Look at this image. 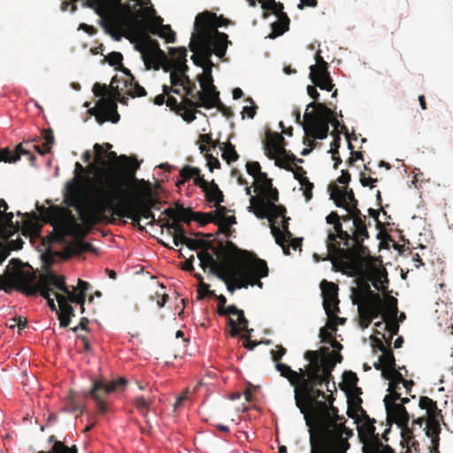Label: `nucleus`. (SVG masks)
<instances>
[{"mask_svg":"<svg viewBox=\"0 0 453 453\" xmlns=\"http://www.w3.org/2000/svg\"><path fill=\"white\" fill-rule=\"evenodd\" d=\"M303 357L308 361L305 369L294 371L286 364L277 365L280 376L287 379L294 388V398L297 408L304 407L301 401H313L319 397L326 398L320 387L329 389V383L333 380L332 372L337 363L342 361V356L332 352V357H322L319 351L307 350Z\"/></svg>","mask_w":453,"mask_h":453,"instance_id":"1","label":"nucleus"},{"mask_svg":"<svg viewBox=\"0 0 453 453\" xmlns=\"http://www.w3.org/2000/svg\"><path fill=\"white\" fill-rule=\"evenodd\" d=\"M199 257L200 265L203 271L209 267L211 273L226 283L230 293L249 285L262 288L260 279L268 275L266 262L248 250H240L238 252L225 256L221 260H216L213 255L208 252H202Z\"/></svg>","mask_w":453,"mask_h":453,"instance_id":"2","label":"nucleus"},{"mask_svg":"<svg viewBox=\"0 0 453 453\" xmlns=\"http://www.w3.org/2000/svg\"><path fill=\"white\" fill-rule=\"evenodd\" d=\"M109 180L108 188L102 190L101 199L88 204H72L75 206L82 224L88 228L102 222L112 224L116 216L120 219L127 218L138 230H145L140 223V215L132 207L134 192L130 188H123V181L120 178Z\"/></svg>","mask_w":453,"mask_h":453,"instance_id":"3","label":"nucleus"},{"mask_svg":"<svg viewBox=\"0 0 453 453\" xmlns=\"http://www.w3.org/2000/svg\"><path fill=\"white\" fill-rule=\"evenodd\" d=\"M37 276L31 266L24 268L19 259L12 258L9 265L0 275V290L11 294L14 289L26 296H37L38 294L47 300L48 306L57 313L59 311L55 303L56 295H65L67 285L63 275H58L50 271Z\"/></svg>","mask_w":453,"mask_h":453,"instance_id":"4","label":"nucleus"},{"mask_svg":"<svg viewBox=\"0 0 453 453\" xmlns=\"http://www.w3.org/2000/svg\"><path fill=\"white\" fill-rule=\"evenodd\" d=\"M326 221L333 225V227L327 230L328 253L323 260L330 261L335 271L344 268L361 273L364 260L372 259L368 247L364 245V242H355V238L351 236V229H343L340 215L336 211H331Z\"/></svg>","mask_w":453,"mask_h":453,"instance_id":"5","label":"nucleus"},{"mask_svg":"<svg viewBox=\"0 0 453 453\" xmlns=\"http://www.w3.org/2000/svg\"><path fill=\"white\" fill-rule=\"evenodd\" d=\"M229 20L222 15L217 16L211 12H203L196 17L194 32L192 34L189 49L192 52H198L211 64V57L215 54L219 58L225 57L228 44V36L218 30L226 26Z\"/></svg>","mask_w":453,"mask_h":453,"instance_id":"6","label":"nucleus"},{"mask_svg":"<svg viewBox=\"0 0 453 453\" xmlns=\"http://www.w3.org/2000/svg\"><path fill=\"white\" fill-rule=\"evenodd\" d=\"M325 401L314 399L313 401H301L304 407L298 408L303 415L306 426L309 427L310 441L320 426H326L328 430L339 433L342 439L347 440L353 435L351 429L347 428L342 418L338 415V409L333 405L334 398L329 395Z\"/></svg>","mask_w":453,"mask_h":453,"instance_id":"7","label":"nucleus"},{"mask_svg":"<svg viewBox=\"0 0 453 453\" xmlns=\"http://www.w3.org/2000/svg\"><path fill=\"white\" fill-rule=\"evenodd\" d=\"M107 157L111 161L110 167L90 165L96 171V180L90 193L89 203L101 199L102 190L108 188L109 180L122 179L123 188H129L133 183L140 181L135 178V173L140 167V164L135 158H131L127 155L118 156L115 151H109Z\"/></svg>","mask_w":453,"mask_h":453,"instance_id":"8","label":"nucleus"},{"mask_svg":"<svg viewBox=\"0 0 453 453\" xmlns=\"http://www.w3.org/2000/svg\"><path fill=\"white\" fill-rule=\"evenodd\" d=\"M35 212L26 213L23 222V234L29 236H38L42 229V224H50L56 232L58 238L62 241L70 233V224H75L74 217L65 207L58 205H50L45 207L36 203Z\"/></svg>","mask_w":453,"mask_h":453,"instance_id":"9","label":"nucleus"},{"mask_svg":"<svg viewBox=\"0 0 453 453\" xmlns=\"http://www.w3.org/2000/svg\"><path fill=\"white\" fill-rule=\"evenodd\" d=\"M108 4L107 15L101 25L115 41H120L132 29L137 10L122 0H109Z\"/></svg>","mask_w":453,"mask_h":453,"instance_id":"10","label":"nucleus"},{"mask_svg":"<svg viewBox=\"0 0 453 453\" xmlns=\"http://www.w3.org/2000/svg\"><path fill=\"white\" fill-rule=\"evenodd\" d=\"M362 402L360 397L354 400L357 411L361 416L360 424L357 426V433L360 441L363 443V453H395L391 447L381 442L379 434L375 433V419L367 415L361 406Z\"/></svg>","mask_w":453,"mask_h":453,"instance_id":"11","label":"nucleus"},{"mask_svg":"<svg viewBox=\"0 0 453 453\" xmlns=\"http://www.w3.org/2000/svg\"><path fill=\"white\" fill-rule=\"evenodd\" d=\"M333 113L334 111L323 103H310L307 105V109L304 113V132L309 135H311L313 138H319V140L326 138Z\"/></svg>","mask_w":453,"mask_h":453,"instance_id":"12","label":"nucleus"},{"mask_svg":"<svg viewBox=\"0 0 453 453\" xmlns=\"http://www.w3.org/2000/svg\"><path fill=\"white\" fill-rule=\"evenodd\" d=\"M260 196H251L249 211L253 212L257 218L264 219H268L273 221L279 216H284L287 210L283 205H277L279 201V192L273 185L261 191Z\"/></svg>","mask_w":453,"mask_h":453,"instance_id":"13","label":"nucleus"},{"mask_svg":"<svg viewBox=\"0 0 453 453\" xmlns=\"http://www.w3.org/2000/svg\"><path fill=\"white\" fill-rule=\"evenodd\" d=\"M319 430L311 436V453H346L349 449L347 440L342 439L339 433L320 426Z\"/></svg>","mask_w":453,"mask_h":453,"instance_id":"14","label":"nucleus"},{"mask_svg":"<svg viewBox=\"0 0 453 453\" xmlns=\"http://www.w3.org/2000/svg\"><path fill=\"white\" fill-rule=\"evenodd\" d=\"M127 385V380L124 377L111 381L104 380H94L88 395L96 402L97 412L105 414L108 411L109 394L123 391Z\"/></svg>","mask_w":453,"mask_h":453,"instance_id":"15","label":"nucleus"},{"mask_svg":"<svg viewBox=\"0 0 453 453\" xmlns=\"http://www.w3.org/2000/svg\"><path fill=\"white\" fill-rule=\"evenodd\" d=\"M181 244H185L191 250H200V251L197 252V257L199 260L200 254L202 252L210 253L209 250H211L217 256L219 260H221L225 256L240 251V249L230 241H219L218 246L215 247L211 242L202 239L189 238L186 236V233L179 241L175 242V246Z\"/></svg>","mask_w":453,"mask_h":453,"instance_id":"16","label":"nucleus"},{"mask_svg":"<svg viewBox=\"0 0 453 453\" xmlns=\"http://www.w3.org/2000/svg\"><path fill=\"white\" fill-rule=\"evenodd\" d=\"M191 59L195 65L203 67L204 69L203 73L198 76V81L202 90L199 93H196L199 104L202 105L203 102L210 101L212 98H215V96L218 98L219 92L213 84V78L211 74L212 63L210 64V62L204 60L198 52H194Z\"/></svg>","mask_w":453,"mask_h":453,"instance_id":"17","label":"nucleus"},{"mask_svg":"<svg viewBox=\"0 0 453 453\" xmlns=\"http://www.w3.org/2000/svg\"><path fill=\"white\" fill-rule=\"evenodd\" d=\"M135 49L141 52L142 58L148 69H159L158 58H165V53L159 47L157 40L148 33H140Z\"/></svg>","mask_w":453,"mask_h":453,"instance_id":"18","label":"nucleus"},{"mask_svg":"<svg viewBox=\"0 0 453 453\" xmlns=\"http://www.w3.org/2000/svg\"><path fill=\"white\" fill-rule=\"evenodd\" d=\"M401 384H395L394 387L388 384L389 394L384 397V404L387 411L388 418L389 421L395 423L397 426L404 424L411 415L406 411V408L402 404H397L396 401L400 399L401 393L399 390Z\"/></svg>","mask_w":453,"mask_h":453,"instance_id":"19","label":"nucleus"},{"mask_svg":"<svg viewBox=\"0 0 453 453\" xmlns=\"http://www.w3.org/2000/svg\"><path fill=\"white\" fill-rule=\"evenodd\" d=\"M340 208H343L347 211L346 214L340 215V221L342 223L352 220L351 236L355 238V242H364L370 237L367 230L370 222L366 223V216L361 212L358 207L341 206Z\"/></svg>","mask_w":453,"mask_h":453,"instance_id":"20","label":"nucleus"},{"mask_svg":"<svg viewBox=\"0 0 453 453\" xmlns=\"http://www.w3.org/2000/svg\"><path fill=\"white\" fill-rule=\"evenodd\" d=\"M316 65L310 66V79L311 82L320 89L332 91L334 84L328 72V64L320 55L319 50L315 55Z\"/></svg>","mask_w":453,"mask_h":453,"instance_id":"21","label":"nucleus"},{"mask_svg":"<svg viewBox=\"0 0 453 453\" xmlns=\"http://www.w3.org/2000/svg\"><path fill=\"white\" fill-rule=\"evenodd\" d=\"M117 103L111 97L100 98L95 108L89 110L95 115L96 121L103 124L105 121L117 123L119 120V114L117 111Z\"/></svg>","mask_w":453,"mask_h":453,"instance_id":"22","label":"nucleus"},{"mask_svg":"<svg viewBox=\"0 0 453 453\" xmlns=\"http://www.w3.org/2000/svg\"><path fill=\"white\" fill-rule=\"evenodd\" d=\"M323 296V307L328 316L332 319L340 311L338 299V286L326 280L320 283Z\"/></svg>","mask_w":453,"mask_h":453,"instance_id":"23","label":"nucleus"},{"mask_svg":"<svg viewBox=\"0 0 453 453\" xmlns=\"http://www.w3.org/2000/svg\"><path fill=\"white\" fill-rule=\"evenodd\" d=\"M330 199L337 207L349 206L358 207V201L356 199L354 191L348 187H339L336 184H329Z\"/></svg>","mask_w":453,"mask_h":453,"instance_id":"24","label":"nucleus"},{"mask_svg":"<svg viewBox=\"0 0 453 453\" xmlns=\"http://www.w3.org/2000/svg\"><path fill=\"white\" fill-rule=\"evenodd\" d=\"M284 137L279 133L268 134L265 142L266 156L271 159L283 158L288 153L284 148Z\"/></svg>","mask_w":453,"mask_h":453,"instance_id":"25","label":"nucleus"},{"mask_svg":"<svg viewBox=\"0 0 453 453\" xmlns=\"http://www.w3.org/2000/svg\"><path fill=\"white\" fill-rule=\"evenodd\" d=\"M353 303L358 305V310H363L378 318L382 313L384 299L380 294L370 292L368 297L359 300L353 298Z\"/></svg>","mask_w":453,"mask_h":453,"instance_id":"26","label":"nucleus"},{"mask_svg":"<svg viewBox=\"0 0 453 453\" xmlns=\"http://www.w3.org/2000/svg\"><path fill=\"white\" fill-rule=\"evenodd\" d=\"M435 314L437 324L441 329L453 334V305L445 303H437Z\"/></svg>","mask_w":453,"mask_h":453,"instance_id":"27","label":"nucleus"},{"mask_svg":"<svg viewBox=\"0 0 453 453\" xmlns=\"http://www.w3.org/2000/svg\"><path fill=\"white\" fill-rule=\"evenodd\" d=\"M194 184L202 188L209 203H214L215 205H219L224 201L223 192L214 180L209 182L204 178H198L194 180Z\"/></svg>","mask_w":453,"mask_h":453,"instance_id":"28","label":"nucleus"},{"mask_svg":"<svg viewBox=\"0 0 453 453\" xmlns=\"http://www.w3.org/2000/svg\"><path fill=\"white\" fill-rule=\"evenodd\" d=\"M282 220V229H280L279 226L274 225V220L276 219H273V221H270L271 225V233L275 238V242L278 245H280L283 252L286 255H289L290 252H288V249L286 246V242L292 237V233L288 230V220L289 218L286 217V214L284 216H280Z\"/></svg>","mask_w":453,"mask_h":453,"instance_id":"29","label":"nucleus"},{"mask_svg":"<svg viewBox=\"0 0 453 453\" xmlns=\"http://www.w3.org/2000/svg\"><path fill=\"white\" fill-rule=\"evenodd\" d=\"M22 155L27 156L30 163L34 165L36 157L25 149L23 143H19L14 150H11L9 148L0 149V162L15 163L19 160Z\"/></svg>","mask_w":453,"mask_h":453,"instance_id":"30","label":"nucleus"},{"mask_svg":"<svg viewBox=\"0 0 453 453\" xmlns=\"http://www.w3.org/2000/svg\"><path fill=\"white\" fill-rule=\"evenodd\" d=\"M90 288V284L81 279L78 280L77 286L72 287V289L67 286L65 295L58 294L57 296L64 297L70 303H81L83 298H86L87 292Z\"/></svg>","mask_w":453,"mask_h":453,"instance_id":"31","label":"nucleus"},{"mask_svg":"<svg viewBox=\"0 0 453 453\" xmlns=\"http://www.w3.org/2000/svg\"><path fill=\"white\" fill-rule=\"evenodd\" d=\"M58 306V319L61 327H67L70 325L71 319L75 316L74 308L70 302L66 301L64 297L56 295Z\"/></svg>","mask_w":453,"mask_h":453,"instance_id":"32","label":"nucleus"},{"mask_svg":"<svg viewBox=\"0 0 453 453\" xmlns=\"http://www.w3.org/2000/svg\"><path fill=\"white\" fill-rule=\"evenodd\" d=\"M198 107H203L199 104L198 100L195 101L188 97H182V105L177 114L180 115L186 122L190 123L196 119L197 112L201 113L200 111L196 110Z\"/></svg>","mask_w":453,"mask_h":453,"instance_id":"33","label":"nucleus"},{"mask_svg":"<svg viewBox=\"0 0 453 453\" xmlns=\"http://www.w3.org/2000/svg\"><path fill=\"white\" fill-rule=\"evenodd\" d=\"M409 421L410 418H408L404 424L398 426V427L401 429L403 441L406 444L410 453H419V443L415 440L413 428H409Z\"/></svg>","mask_w":453,"mask_h":453,"instance_id":"34","label":"nucleus"},{"mask_svg":"<svg viewBox=\"0 0 453 453\" xmlns=\"http://www.w3.org/2000/svg\"><path fill=\"white\" fill-rule=\"evenodd\" d=\"M423 431L426 432L427 437H431L432 446L430 453H438L440 437L439 434L441 431L439 421H429L426 420V426Z\"/></svg>","mask_w":453,"mask_h":453,"instance_id":"35","label":"nucleus"},{"mask_svg":"<svg viewBox=\"0 0 453 453\" xmlns=\"http://www.w3.org/2000/svg\"><path fill=\"white\" fill-rule=\"evenodd\" d=\"M132 207L136 211L141 218L142 217L150 220L148 224H159L161 222V219H156L155 215L152 212L151 206H147L144 202L138 200L134 193L132 198Z\"/></svg>","mask_w":453,"mask_h":453,"instance_id":"36","label":"nucleus"},{"mask_svg":"<svg viewBox=\"0 0 453 453\" xmlns=\"http://www.w3.org/2000/svg\"><path fill=\"white\" fill-rule=\"evenodd\" d=\"M373 262V258L372 257L371 260L369 259H366V260H364L363 262V265L365 264L368 265L369 266H372V270H373V273L372 275H369L367 277V280H372L373 278H375V281L372 283L373 287L377 289H379V286H378V283H380V284H383L384 282L388 283V273L387 271L382 268V269H379V268H375L372 264ZM357 275H362V274H365V270L363 269V271L359 273H356L355 271H353Z\"/></svg>","mask_w":453,"mask_h":453,"instance_id":"37","label":"nucleus"},{"mask_svg":"<svg viewBox=\"0 0 453 453\" xmlns=\"http://www.w3.org/2000/svg\"><path fill=\"white\" fill-rule=\"evenodd\" d=\"M237 321H235L232 318H228L227 325L229 326V334L232 337H235L239 334L241 331L252 332L253 330L248 329V319L244 316L243 311L238 314Z\"/></svg>","mask_w":453,"mask_h":453,"instance_id":"38","label":"nucleus"},{"mask_svg":"<svg viewBox=\"0 0 453 453\" xmlns=\"http://www.w3.org/2000/svg\"><path fill=\"white\" fill-rule=\"evenodd\" d=\"M277 16L278 20L272 24V34L270 35L271 38L280 36L289 29L290 19L287 13L283 12L279 13Z\"/></svg>","mask_w":453,"mask_h":453,"instance_id":"39","label":"nucleus"},{"mask_svg":"<svg viewBox=\"0 0 453 453\" xmlns=\"http://www.w3.org/2000/svg\"><path fill=\"white\" fill-rule=\"evenodd\" d=\"M169 53L172 57V61L174 62L175 67L188 69L187 65V50L184 47L169 48Z\"/></svg>","mask_w":453,"mask_h":453,"instance_id":"40","label":"nucleus"},{"mask_svg":"<svg viewBox=\"0 0 453 453\" xmlns=\"http://www.w3.org/2000/svg\"><path fill=\"white\" fill-rule=\"evenodd\" d=\"M398 313L397 299L394 296H388L384 300L382 317L384 319H395Z\"/></svg>","mask_w":453,"mask_h":453,"instance_id":"41","label":"nucleus"},{"mask_svg":"<svg viewBox=\"0 0 453 453\" xmlns=\"http://www.w3.org/2000/svg\"><path fill=\"white\" fill-rule=\"evenodd\" d=\"M160 226L162 227H165L167 231L171 234H173L174 244L175 242L179 241L185 234V230L183 226L180 224V220L178 219H173L172 222L166 219L165 222L162 223Z\"/></svg>","mask_w":453,"mask_h":453,"instance_id":"42","label":"nucleus"},{"mask_svg":"<svg viewBox=\"0 0 453 453\" xmlns=\"http://www.w3.org/2000/svg\"><path fill=\"white\" fill-rule=\"evenodd\" d=\"M106 60L110 65L116 66L118 70L121 71L134 81V76L131 72L122 65L123 56L120 52L112 51L109 53L106 57Z\"/></svg>","mask_w":453,"mask_h":453,"instance_id":"43","label":"nucleus"},{"mask_svg":"<svg viewBox=\"0 0 453 453\" xmlns=\"http://www.w3.org/2000/svg\"><path fill=\"white\" fill-rule=\"evenodd\" d=\"M202 105L203 108L206 109L217 108V110L226 118H231L234 115L232 109L230 107L226 106L220 101L219 95H218V98L215 97L210 101L203 102Z\"/></svg>","mask_w":453,"mask_h":453,"instance_id":"44","label":"nucleus"},{"mask_svg":"<svg viewBox=\"0 0 453 453\" xmlns=\"http://www.w3.org/2000/svg\"><path fill=\"white\" fill-rule=\"evenodd\" d=\"M180 175L182 178V180L177 181V186H180L183 184L185 181H188L193 178L194 180H197L198 178H203V176L201 175V170L198 167H194L190 165H185L180 171Z\"/></svg>","mask_w":453,"mask_h":453,"instance_id":"45","label":"nucleus"},{"mask_svg":"<svg viewBox=\"0 0 453 453\" xmlns=\"http://www.w3.org/2000/svg\"><path fill=\"white\" fill-rule=\"evenodd\" d=\"M68 250L74 254L80 255L85 252H93L95 251L94 246L87 242H84L81 239L74 240L73 242L68 243Z\"/></svg>","mask_w":453,"mask_h":453,"instance_id":"46","label":"nucleus"},{"mask_svg":"<svg viewBox=\"0 0 453 453\" xmlns=\"http://www.w3.org/2000/svg\"><path fill=\"white\" fill-rule=\"evenodd\" d=\"M275 165L280 168H284L287 171H291L294 174V178L299 181V180H302L303 178H307L305 176L306 171L302 167L298 165H292L289 163L283 162V160H276Z\"/></svg>","mask_w":453,"mask_h":453,"instance_id":"47","label":"nucleus"},{"mask_svg":"<svg viewBox=\"0 0 453 453\" xmlns=\"http://www.w3.org/2000/svg\"><path fill=\"white\" fill-rule=\"evenodd\" d=\"M382 377L389 380L391 387L395 384H402L404 380L403 374L395 369V366L392 369H383Z\"/></svg>","mask_w":453,"mask_h":453,"instance_id":"48","label":"nucleus"},{"mask_svg":"<svg viewBox=\"0 0 453 453\" xmlns=\"http://www.w3.org/2000/svg\"><path fill=\"white\" fill-rule=\"evenodd\" d=\"M42 138L44 139L45 142V150H40V146L35 144L33 147L35 150L41 155L47 154L50 151V147L54 143L55 138L53 134L52 129H44L42 130Z\"/></svg>","mask_w":453,"mask_h":453,"instance_id":"49","label":"nucleus"},{"mask_svg":"<svg viewBox=\"0 0 453 453\" xmlns=\"http://www.w3.org/2000/svg\"><path fill=\"white\" fill-rule=\"evenodd\" d=\"M188 69H181L179 67H175L170 73L171 84L173 87H182L184 82V78L187 77V72Z\"/></svg>","mask_w":453,"mask_h":453,"instance_id":"50","label":"nucleus"},{"mask_svg":"<svg viewBox=\"0 0 453 453\" xmlns=\"http://www.w3.org/2000/svg\"><path fill=\"white\" fill-rule=\"evenodd\" d=\"M37 453H78V448L76 445L69 447L61 441H56L50 451H39Z\"/></svg>","mask_w":453,"mask_h":453,"instance_id":"51","label":"nucleus"},{"mask_svg":"<svg viewBox=\"0 0 453 453\" xmlns=\"http://www.w3.org/2000/svg\"><path fill=\"white\" fill-rule=\"evenodd\" d=\"M222 157L224 160L226 161L227 164H231L233 162L237 161L239 158V155L235 150L234 145H233L230 142L225 143L223 147Z\"/></svg>","mask_w":453,"mask_h":453,"instance_id":"52","label":"nucleus"},{"mask_svg":"<svg viewBox=\"0 0 453 453\" xmlns=\"http://www.w3.org/2000/svg\"><path fill=\"white\" fill-rule=\"evenodd\" d=\"M181 88L182 90L185 91V97H188L192 100L197 101L196 93H199L200 91L196 89V83L192 81L188 75L186 78H184V82Z\"/></svg>","mask_w":453,"mask_h":453,"instance_id":"53","label":"nucleus"},{"mask_svg":"<svg viewBox=\"0 0 453 453\" xmlns=\"http://www.w3.org/2000/svg\"><path fill=\"white\" fill-rule=\"evenodd\" d=\"M351 388H353V395L348 396L349 397V399H348L349 408H348L347 413L349 418H356V416L357 415V406L354 404V400L357 397H360L359 395L362 394V389L360 388H357V385L355 387H352Z\"/></svg>","mask_w":453,"mask_h":453,"instance_id":"54","label":"nucleus"},{"mask_svg":"<svg viewBox=\"0 0 453 453\" xmlns=\"http://www.w3.org/2000/svg\"><path fill=\"white\" fill-rule=\"evenodd\" d=\"M196 278L200 280V284L197 290V299H203L205 296H216L213 290H210V285L203 281V276L200 273H196Z\"/></svg>","mask_w":453,"mask_h":453,"instance_id":"55","label":"nucleus"},{"mask_svg":"<svg viewBox=\"0 0 453 453\" xmlns=\"http://www.w3.org/2000/svg\"><path fill=\"white\" fill-rule=\"evenodd\" d=\"M336 330L335 325L329 321L326 326L320 329L319 337L321 338V342L329 343L334 339L332 332H335Z\"/></svg>","mask_w":453,"mask_h":453,"instance_id":"56","label":"nucleus"},{"mask_svg":"<svg viewBox=\"0 0 453 453\" xmlns=\"http://www.w3.org/2000/svg\"><path fill=\"white\" fill-rule=\"evenodd\" d=\"M126 83L130 84V89L128 91V94L132 97H141V96H145L147 95L145 88L143 87H142L141 85H139L138 82H136L134 79V81H132L130 77H127Z\"/></svg>","mask_w":453,"mask_h":453,"instance_id":"57","label":"nucleus"},{"mask_svg":"<svg viewBox=\"0 0 453 453\" xmlns=\"http://www.w3.org/2000/svg\"><path fill=\"white\" fill-rule=\"evenodd\" d=\"M261 4V7L264 10L271 11L276 15L283 12V4L280 3H276L275 0H258Z\"/></svg>","mask_w":453,"mask_h":453,"instance_id":"58","label":"nucleus"},{"mask_svg":"<svg viewBox=\"0 0 453 453\" xmlns=\"http://www.w3.org/2000/svg\"><path fill=\"white\" fill-rule=\"evenodd\" d=\"M152 402L153 401L150 397L141 395L134 398L133 404L138 410V411L142 412L143 411H150Z\"/></svg>","mask_w":453,"mask_h":453,"instance_id":"59","label":"nucleus"},{"mask_svg":"<svg viewBox=\"0 0 453 453\" xmlns=\"http://www.w3.org/2000/svg\"><path fill=\"white\" fill-rule=\"evenodd\" d=\"M380 359L385 365V369H392L395 366V359L391 349H387L382 351Z\"/></svg>","mask_w":453,"mask_h":453,"instance_id":"60","label":"nucleus"},{"mask_svg":"<svg viewBox=\"0 0 453 453\" xmlns=\"http://www.w3.org/2000/svg\"><path fill=\"white\" fill-rule=\"evenodd\" d=\"M193 220L198 222L202 226L207 225L208 223H215V219H213V213L210 212H200L196 211L193 214Z\"/></svg>","mask_w":453,"mask_h":453,"instance_id":"61","label":"nucleus"},{"mask_svg":"<svg viewBox=\"0 0 453 453\" xmlns=\"http://www.w3.org/2000/svg\"><path fill=\"white\" fill-rule=\"evenodd\" d=\"M299 184L301 185V189L303 190L306 201H310L312 198L313 183L311 182L308 178H303L299 180Z\"/></svg>","mask_w":453,"mask_h":453,"instance_id":"62","label":"nucleus"},{"mask_svg":"<svg viewBox=\"0 0 453 453\" xmlns=\"http://www.w3.org/2000/svg\"><path fill=\"white\" fill-rule=\"evenodd\" d=\"M158 36L165 39L168 43L174 42L176 39L175 32L173 31L170 25L162 26Z\"/></svg>","mask_w":453,"mask_h":453,"instance_id":"63","label":"nucleus"},{"mask_svg":"<svg viewBox=\"0 0 453 453\" xmlns=\"http://www.w3.org/2000/svg\"><path fill=\"white\" fill-rule=\"evenodd\" d=\"M257 187L256 189H258L260 192L265 188L271 187L273 185L272 180L267 177L265 173L260 172L258 175L256 177Z\"/></svg>","mask_w":453,"mask_h":453,"instance_id":"64","label":"nucleus"}]
</instances>
